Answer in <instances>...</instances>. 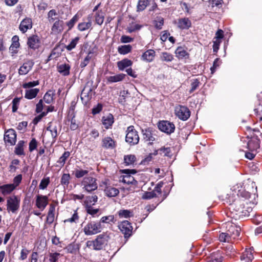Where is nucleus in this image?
<instances>
[{
  "label": "nucleus",
  "mask_w": 262,
  "mask_h": 262,
  "mask_svg": "<svg viewBox=\"0 0 262 262\" xmlns=\"http://www.w3.org/2000/svg\"><path fill=\"white\" fill-rule=\"evenodd\" d=\"M226 228H228L225 233H221L219 236V240L222 242H230L232 239H235L239 236L241 232V228L235 225L227 223Z\"/></svg>",
  "instance_id": "f257e3e1"
},
{
  "label": "nucleus",
  "mask_w": 262,
  "mask_h": 262,
  "mask_svg": "<svg viewBox=\"0 0 262 262\" xmlns=\"http://www.w3.org/2000/svg\"><path fill=\"white\" fill-rule=\"evenodd\" d=\"M256 192V186L253 182L248 181L244 187V189H238L237 195L246 199H249L252 197L255 198Z\"/></svg>",
  "instance_id": "f03ea898"
},
{
  "label": "nucleus",
  "mask_w": 262,
  "mask_h": 262,
  "mask_svg": "<svg viewBox=\"0 0 262 262\" xmlns=\"http://www.w3.org/2000/svg\"><path fill=\"white\" fill-rule=\"evenodd\" d=\"M82 188L85 191L91 192L98 188L97 179L92 177H85L81 183Z\"/></svg>",
  "instance_id": "7ed1b4c3"
},
{
  "label": "nucleus",
  "mask_w": 262,
  "mask_h": 262,
  "mask_svg": "<svg viewBox=\"0 0 262 262\" xmlns=\"http://www.w3.org/2000/svg\"><path fill=\"white\" fill-rule=\"evenodd\" d=\"M107 236L101 234L98 235L93 241H88L86 243L87 246L92 247L94 250H99L103 248L104 245L106 244Z\"/></svg>",
  "instance_id": "20e7f679"
},
{
  "label": "nucleus",
  "mask_w": 262,
  "mask_h": 262,
  "mask_svg": "<svg viewBox=\"0 0 262 262\" xmlns=\"http://www.w3.org/2000/svg\"><path fill=\"white\" fill-rule=\"evenodd\" d=\"M126 133L125 138L126 142L128 143L130 145H136L138 143L139 137L133 126L128 127Z\"/></svg>",
  "instance_id": "39448f33"
},
{
  "label": "nucleus",
  "mask_w": 262,
  "mask_h": 262,
  "mask_svg": "<svg viewBox=\"0 0 262 262\" xmlns=\"http://www.w3.org/2000/svg\"><path fill=\"white\" fill-rule=\"evenodd\" d=\"M84 232L86 235L96 234L101 232V225L100 222L91 221L84 228Z\"/></svg>",
  "instance_id": "423d86ee"
},
{
  "label": "nucleus",
  "mask_w": 262,
  "mask_h": 262,
  "mask_svg": "<svg viewBox=\"0 0 262 262\" xmlns=\"http://www.w3.org/2000/svg\"><path fill=\"white\" fill-rule=\"evenodd\" d=\"M176 115L181 120H186L190 117L189 109L184 106L179 105L175 107Z\"/></svg>",
  "instance_id": "0eeeda50"
},
{
  "label": "nucleus",
  "mask_w": 262,
  "mask_h": 262,
  "mask_svg": "<svg viewBox=\"0 0 262 262\" xmlns=\"http://www.w3.org/2000/svg\"><path fill=\"white\" fill-rule=\"evenodd\" d=\"M159 129L167 134H170L174 132L175 125L172 122L168 121H161L158 124Z\"/></svg>",
  "instance_id": "6e6552de"
},
{
  "label": "nucleus",
  "mask_w": 262,
  "mask_h": 262,
  "mask_svg": "<svg viewBox=\"0 0 262 262\" xmlns=\"http://www.w3.org/2000/svg\"><path fill=\"white\" fill-rule=\"evenodd\" d=\"M19 206V201L15 195L9 197L7 200V207L8 211L14 213L18 210Z\"/></svg>",
  "instance_id": "1a4fd4ad"
},
{
  "label": "nucleus",
  "mask_w": 262,
  "mask_h": 262,
  "mask_svg": "<svg viewBox=\"0 0 262 262\" xmlns=\"http://www.w3.org/2000/svg\"><path fill=\"white\" fill-rule=\"evenodd\" d=\"M4 141L10 145L15 144L16 141V134L14 129H10L5 133Z\"/></svg>",
  "instance_id": "9d476101"
},
{
  "label": "nucleus",
  "mask_w": 262,
  "mask_h": 262,
  "mask_svg": "<svg viewBox=\"0 0 262 262\" xmlns=\"http://www.w3.org/2000/svg\"><path fill=\"white\" fill-rule=\"evenodd\" d=\"M48 204V197L46 195H37L36 199V206L41 210H43Z\"/></svg>",
  "instance_id": "9b49d317"
},
{
  "label": "nucleus",
  "mask_w": 262,
  "mask_h": 262,
  "mask_svg": "<svg viewBox=\"0 0 262 262\" xmlns=\"http://www.w3.org/2000/svg\"><path fill=\"white\" fill-rule=\"evenodd\" d=\"M121 231L124 234L125 237H128L131 235L132 227L127 221L122 222L119 226Z\"/></svg>",
  "instance_id": "f8f14e48"
},
{
  "label": "nucleus",
  "mask_w": 262,
  "mask_h": 262,
  "mask_svg": "<svg viewBox=\"0 0 262 262\" xmlns=\"http://www.w3.org/2000/svg\"><path fill=\"white\" fill-rule=\"evenodd\" d=\"M143 140L145 142H149L151 144L153 141L156 140V135L154 132L152 131L150 128L142 129Z\"/></svg>",
  "instance_id": "ddd939ff"
},
{
  "label": "nucleus",
  "mask_w": 262,
  "mask_h": 262,
  "mask_svg": "<svg viewBox=\"0 0 262 262\" xmlns=\"http://www.w3.org/2000/svg\"><path fill=\"white\" fill-rule=\"evenodd\" d=\"M101 146L105 149H112L116 147V142L110 137H105L102 139Z\"/></svg>",
  "instance_id": "4468645a"
},
{
  "label": "nucleus",
  "mask_w": 262,
  "mask_h": 262,
  "mask_svg": "<svg viewBox=\"0 0 262 262\" xmlns=\"http://www.w3.org/2000/svg\"><path fill=\"white\" fill-rule=\"evenodd\" d=\"M123 172L126 173V175L123 176L122 182L126 184H133L135 181L134 178L132 176L130 173L134 174L136 173L135 169H124L123 170Z\"/></svg>",
  "instance_id": "2eb2a0df"
},
{
  "label": "nucleus",
  "mask_w": 262,
  "mask_h": 262,
  "mask_svg": "<svg viewBox=\"0 0 262 262\" xmlns=\"http://www.w3.org/2000/svg\"><path fill=\"white\" fill-rule=\"evenodd\" d=\"M47 130L50 132L52 142H54L58 134L57 132V123L56 122H50L48 125Z\"/></svg>",
  "instance_id": "dca6fc26"
},
{
  "label": "nucleus",
  "mask_w": 262,
  "mask_h": 262,
  "mask_svg": "<svg viewBox=\"0 0 262 262\" xmlns=\"http://www.w3.org/2000/svg\"><path fill=\"white\" fill-rule=\"evenodd\" d=\"M32 28V21L30 18L26 17L20 23L19 25V30L22 33H24L27 31L28 30L31 29Z\"/></svg>",
  "instance_id": "f3484780"
},
{
  "label": "nucleus",
  "mask_w": 262,
  "mask_h": 262,
  "mask_svg": "<svg viewBox=\"0 0 262 262\" xmlns=\"http://www.w3.org/2000/svg\"><path fill=\"white\" fill-rule=\"evenodd\" d=\"M34 62L31 60H29L25 62L19 69L18 73L19 75L27 74L32 68Z\"/></svg>",
  "instance_id": "a211bd4d"
},
{
  "label": "nucleus",
  "mask_w": 262,
  "mask_h": 262,
  "mask_svg": "<svg viewBox=\"0 0 262 262\" xmlns=\"http://www.w3.org/2000/svg\"><path fill=\"white\" fill-rule=\"evenodd\" d=\"M63 21L62 20H56L53 23L51 28L52 33L55 34H58L62 31L63 29Z\"/></svg>",
  "instance_id": "6ab92c4d"
},
{
  "label": "nucleus",
  "mask_w": 262,
  "mask_h": 262,
  "mask_svg": "<svg viewBox=\"0 0 262 262\" xmlns=\"http://www.w3.org/2000/svg\"><path fill=\"white\" fill-rule=\"evenodd\" d=\"M253 259L252 249H246L241 256V260L243 262H251Z\"/></svg>",
  "instance_id": "aec40b11"
},
{
  "label": "nucleus",
  "mask_w": 262,
  "mask_h": 262,
  "mask_svg": "<svg viewBox=\"0 0 262 262\" xmlns=\"http://www.w3.org/2000/svg\"><path fill=\"white\" fill-rule=\"evenodd\" d=\"M56 205L54 204H51L50 205L49 211L47 217V222L51 224H52L55 219V212Z\"/></svg>",
  "instance_id": "412c9836"
},
{
  "label": "nucleus",
  "mask_w": 262,
  "mask_h": 262,
  "mask_svg": "<svg viewBox=\"0 0 262 262\" xmlns=\"http://www.w3.org/2000/svg\"><path fill=\"white\" fill-rule=\"evenodd\" d=\"M191 25V21L188 18H182L178 20L177 26L181 29H187Z\"/></svg>",
  "instance_id": "4be33fe9"
},
{
  "label": "nucleus",
  "mask_w": 262,
  "mask_h": 262,
  "mask_svg": "<svg viewBox=\"0 0 262 262\" xmlns=\"http://www.w3.org/2000/svg\"><path fill=\"white\" fill-rule=\"evenodd\" d=\"M27 44L30 48L35 49L39 47V40L37 36H32L28 38Z\"/></svg>",
  "instance_id": "5701e85b"
},
{
  "label": "nucleus",
  "mask_w": 262,
  "mask_h": 262,
  "mask_svg": "<svg viewBox=\"0 0 262 262\" xmlns=\"http://www.w3.org/2000/svg\"><path fill=\"white\" fill-rule=\"evenodd\" d=\"M155 56V51L153 50L149 49L143 54L142 58L143 60L147 62H151L154 60Z\"/></svg>",
  "instance_id": "b1692460"
},
{
  "label": "nucleus",
  "mask_w": 262,
  "mask_h": 262,
  "mask_svg": "<svg viewBox=\"0 0 262 262\" xmlns=\"http://www.w3.org/2000/svg\"><path fill=\"white\" fill-rule=\"evenodd\" d=\"M114 122V117L111 114L104 116L102 118L103 124L104 125L105 128L106 129H108L112 125Z\"/></svg>",
  "instance_id": "393cba45"
},
{
  "label": "nucleus",
  "mask_w": 262,
  "mask_h": 262,
  "mask_svg": "<svg viewBox=\"0 0 262 262\" xmlns=\"http://www.w3.org/2000/svg\"><path fill=\"white\" fill-rule=\"evenodd\" d=\"M104 192L106 195L108 197H114L118 195L119 191L117 188L112 186H106L104 189Z\"/></svg>",
  "instance_id": "a878e982"
},
{
  "label": "nucleus",
  "mask_w": 262,
  "mask_h": 262,
  "mask_svg": "<svg viewBox=\"0 0 262 262\" xmlns=\"http://www.w3.org/2000/svg\"><path fill=\"white\" fill-rule=\"evenodd\" d=\"M124 74H119L114 76H108L106 77L107 83L117 82L122 81L125 77Z\"/></svg>",
  "instance_id": "bb28decb"
},
{
  "label": "nucleus",
  "mask_w": 262,
  "mask_h": 262,
  "mask_svg": "<svg viewBox=\"0 0 262 262\" xmlns=\"http://www.w3.org/2000/svg\"><path fill=\"white\" fill-rule=\"evenodd\" d=\"M70 66L68 64H62L57 67L58 72L63 76H67L70 74Z\"/></svg>",
  "instance_id": "cd10ccee"
},
{
  "label": "nucleus",
  "mask_w": 262,
  "mask_h": 262,
  "mask_svg": "<svg viewBox=\"0 0 262 262\" xmlns=\"http://www.w3.org/2000/svg\"><path fill=\"white\" fill-rule=\"evenodd\" d=\"M55 95V91L49 90L45 94L43 98V100L46 103L50 104L53 101V97Z\"/></svg>",
  "instance_id": "c85d7f7f"
},
{
  "label": "nucleus",
  "mask_w": 262,
  "mask_h": 262,
  "mask_svg": "<svg viewBox=\"0 0 262 262\" xmlns=\"http://www.w3.org/2000/svg\"><path fill=\"white\" fill-rule=\"evenodd\" d=\"M15 188V186L13 184L4 185L0 187L2 192L6 195L10 193Z\"/></svg>",
  "instance_id": "c756f323"
},
{
  "label": "nucleus",
  "mask_w": 262,
  "mask_h": 262,
  "mask_svg": "<svg viewBox=\"0 0 262 262\" xmlns=\"http://www.w3.org/2000/svg\"><path fill=\"white\" fill-rule=\"evenodd\" d=\"M48 21L50 23L52 24L59 20L58 14L57 13L55 10L52 9L48 13Z\"/></svg>",
  "instance_id": "7c9ffc66"
},
{
  "label": "nucleus",
  "mask_w": 262,
  "mask_h": 262,
  "mask_svg": "<svg viewBox=\"0 0 262 262\" xmlns=\"http://www.w3.org/2000/svg\"><path fill=\"white\" fill-rule=\"evenodd\" d=\"M133 62L130 60L124 59L117 62V66L120 70H123L125 68L130 66Z\"/></svg>",
  "instance_id": "2f4dec72"
},
{
  "label": "nucleus",
  "mask_w": 262,
  "mask_h": 262,
  "mask_svg": "<svg viewBox=\"0 0 262 262\" xmlns=\"http://www.w3.org/2000/svg\"><path fill=\"white\" fill-rule=\"evenodd\" d=\"M98 197L96 195L88 196L84 201L85 206H92L97 202Z\"/></svg>",
  "instance_id": "473e14b6"
},
{
  "label": "nucleus",
  "mask_w": 262,
  "mask_h": 262,
  "mask_svg": "<svg viewBox=\"0 0 262 262\" xmlns=\"http://www.w3.org/2000/svg\"><path fill=\"white\" fill-rule=\"evenodd\" d=\"M88 21L86 22H82L78 24V29L80 31H84L89 29L91 27L92 21L90 17L88 18Z\"/></svg>",
  "instance_id": "72a5a7b5"
},
{
  "label": "nucleus",
  "mask_w": 262,
  "mask_h": 262,
  "mask_svg": "<svg viewBox=\"0 0 262 262\" xmlns=\"http://www.w3.org/2000/svg\"><path fill=\"white\" fill-rule=\"evenodd\" d=\"M38 92L39 89L37 88L26 90L25 97L28 99H32L36 96Z\"/></svg>",
  "instance_id": "f704fd0d"
},
{
  "label": "nucleus",
  "mask_w": 262,
  "mask_h": 262,
  "mask_svg": "<svg viewBox=\"0 0 262 262\" xmlns=\"http://www.w3.org/2000/svg\"><path fill=\"white\" fill-rule=\"evenodd\" d=\"M177 56L179 58H186L188 57V53L184 49L183 47H179L175 51Z\"/></svg>",
  "instance_id": "c9c22d12"
},
{
  "label": "nucleus",
  "mask_w": 262,
  "mask_h": 262,
  "mask_svg": "<svg viewBox=\"0 0 262 262\" xmlns=\"http://www.w3.org/2000/svg\"><path fill=\"white\" fill-rule=\"evenodd\" d=\"M149 0H139L137 4V11H142L149 4Z\"/></svg>",
  "instance_id": "e433bc0d"
},
{
  "label": "nucleus",
  "mask_w": 262,
  "mask_h": 262,
  "mask_svg": "<svg viewBox=\"0 0 262 262\" xmlns=\"http://www.w3.org/2000/svg\"><path fill=\"white\" fill-rule=\"evenodd\" d=\"M132 49V47L130 45H123L119 46L118 48V52L123 55L129 53Z\"/></svg>",
  "instance_id": "4c0bfd02"
},
{
  "label": "nucleus",
  "mask_w": 262,
  "mask_h": 262,
  "mask_svg": "<svg viewBox=\"0 0 262 262\" xmlns=\"http://www.w3.org/2000/svg\"><path fill=\"white\" fill-rule=\"evenodd\" d=\"M24 141H19L15 147V152L16 155L21 156L24 155Z\"/></svg>",
  "instance_id": "58836bf2"
},
{
  "label": "nucleus",
  "mask_w": 262,
  "mask_h": 262,
  "mask_svg": "<svg viewBox=\"0 0 262 262\" xmlns=\"http://www.w3.org/2000/svg\"><path fill=\"white\" fill-rule=\"evenodd\" d=\"M136 157L134 155H129L124 157V163L126 165H133L136 161Z\"/></svg>",
  "instance_id": "ea45409f"
},
{
  "label": "nucleus",
  "mask_w": 262,
  "mask_h": 262,
  "mask_svg": "<svg viewBox=\"0 0 262 262\" xmlns=\"http://www.w3.org/2000/svg\"><path fill=\"white\" fill-rule=\"evenodd\" d=\"M159 154L164 156L171 157L172 156L171 149L170 147H162L159 149Z\"/></svg>",
  "instance_id": "a19ab883"
},
{
  "label": "nucleus",
  "mask_w": 262,
  "mask_h": 262,
  "mask_svg": "<svg viewBox=\"0 0 262 262\" xmlns=\"http://www.w3.org/2000/svg\"><path fill=\"white\" fill-rule=\"evenodd\" d=\"M89 171L88 169H82L81 168L76 169L74 171L75 176L77 178H81L86 175Z\"/></svg>",
  "instance_id": "79ce46f5"
},
{
  "label": "nucleus",
  "mask_w": 262,
  "mask_h": 262,
  "mask_svg": "<svg viewBox=\"0 0 262 262\" xmlns=\"http://www.w3.org/2000/svg\"><path fill=\"white\" fill-rule=\"evenodd\" d=\"M79 40V37H76L74 39H72L69 45L66 46V49L68 51H71L74 48H75L76 45L77 44L78 41Z\"/></svg>",
  "instance_id": "37998d69"
},
{
  "label": "nucleus",
  "mask_w": 262,
  "mask_h": 262,
  "mask_svg": "<svg viewBox=\"0 0 262 262\" xmlns=\"http://www.w3.org/2000/svg\"><path fill=\"white\" fill-rule=\"evenodd\" d=\"M70 176L69 173H64L61 178V184L64 186H68L69 184Z\"/></svg>",
  "instance_id": "c03bdc74"
},
{
  "label": "nucleus",
  "mask_w": 262,
  "mask_h": 262,
  "mask_svg": "<svg viewBox=\"0 0 262 262\" xmlns=\"http://www.w3.org/2000/svg\"><path fill=\"white\" fill-rule=\"evenodd\" d=\"M118 214L120 217L128 218L132 215V212L128 210H120L118 212Z\"/></svg>",
  "instance_id": "a18cd8bd"
},
{
  "label": "nucleus",
  "mask_w": 262,
  "mask_h": 262,
  "mask_svg": "<svg viewBox=\"0 0 262 262\" xmlns=\"http://www.w3.org/2000/svg\"><path fill=\"white\" fill-rule=\"evenodd\" d=\"M78 19L79 17L76 14L74 15L70 21L67 23V25L69 27V30L71 29L73 27L75 24L78 20Z\"/></svg>",
  "instance_id": "49530a36"
},
{
  "label": "nucleus",
  "mask_w": 262,
  "mask_h": 262,
  "mask_svg": "<svg viewBox=\"0 0 262 262\" xmlns=\"http://www.w3.org/2000/svg\"><path fill=\"white\" fill-rule=\"evenodd\" d=\"M161 58L162 61L167 62L171 61L173 59L172 55L167 52L162 53Z\"/></svg>",
  "instance_id": "de8ad7c7"
},
{
  "label": "nucleus",
  "mask_w": 262,
  "mask_h": 262,
  "mask_svg": "<svg viewBox=\"0 0 262 262\" xmlns=\"http://www.w3.org/2000/svg\"><path fill=\"white\" fill-rule=\"evenodd\" d=\"M70 154L69 151H65L63 154V155L60 157L57 162L61 164L62 166H63L66 160L70 156Z\"/></svg>",
  "instance_id": "09e8293b"
},
{
  "label": "nucleus",
  "mask_w": 262,
  "mask_h": 262,
  "mask_svg": "<svg viewBox=\"0 0 262 262\" xmlns=\"http://www.w3.org/2000/svg\"><path fill=\"white\" fill-rule=\"evenodd\" d=\"M49 183H50L49 178L43 179L41 181V182L39 184V188L41 189H46L47 188V187L48 186V185H49Z\"/></svg>",
  "instance_id": "8fccbe9b"
},
{
  "label": "nucleus",
  "mask_w": 262,
  "mask_h": 262,
  "mask_svg": "<svg viewBox=\"0 0 262 262\" xmlns=\"http://www.w3.org/2000/svg\"><path fill=\"white\" fill-rule=\"evenodd\" d=\"M114 221V217L113 215H108L106 216H103L100 220V223H109L110 222H113Z\"/></svg>",
  "instance_id": "3c124183"
},
{
  "label": "nucleus",
  "mask_w": 262,
  "mask_h": 262,
  "mask_svg": "<svg viewBox=\"0 0 262 262\" xmlns=\"http://www.w3.org/2000/svg\"><path fill=\"white\" fill-rule=\"evenodd\" d=\"M85 207L87 213L92 215H94L99 211L98 209H94L92 206H85Z\"/></svg>",
  "instance_id": "603ef678"
},
{
  "label": "nucleus",
  "mask_w": 262,
  "mask_h": 262,
  "mask_svg": "<svg viewBox=\"0 0 262 262\" xmlns=\"http://www.w3.org/2000/svg\"><path fill=\"white\" fill-rule=\"evenodd\" d=\"M38 84H39L38 81H33L29 82L27 83H25L24 84H23V86L24 88L27 89V88H33V87L36 86Z\"/></svg>",
  "instance_id": "864d4df0"
},
{
  "label": "nucleus",
  "mask_w": 262,
  "mask_h": 262,
  "mask_svg": "<svg viewBox=\"0 0 262 262\" xmlns=\"http://www.w3.org/2000/svg\"><path fill=\"white\" fill-rule=\"evenodd\" d=\"M20 99L18 98H14L12 102V112H15L18 109V106L19 103Z\"/></svg>",
  "instance_id": "5fc2aeb1"
},
{
  "label": "nucleus",
  "mask_w": 262,
  "mask_h": 262,
  "mask_svg": "<svg viewBox=\"0 0 262 262\" xmlns=\"http://www.w3.org/2000/svg\"><path fill=\"white\" fill-rule=\"evenodd\" d=\"M164 24V19L162 17H158L155 20V27L156 28L160 29Z\"/></svg>",
  "instance_id": "6e6d98bb"
},
{
  "label": "nucleus",
  "mask_w": 262,
  "mask_h": 262,
  "mask_svg": "<svg viewBox=\"0 0 262 262\" xmlns=\"http://www.w3.org/2000/svg\"><path fill=\"white\" fill-rule=\"evenodd\" d=\"M37 145V142L35 139L33 138L31 140L30 142L29 143V150L30 151H32L34 149H36Z\"/></svg>",
  "instance_id": "4d7b16f0"
},
{
  "label": "nucleus",
  "mask_w": 262,
  "mask_h": 262,
  "mask_svg": "<svg viewBox=\"0 0 262 262\" xmlns=\"http://www.w3.org/2000/svg\"><path fill=\"white\" fill-rule=\"evenodd\" d=\"M44 107L46 106L43 105V100L40 99L36 105V112L37 113L41 112Z\"/></svg>",
  "instance_id": "13d9d810"
},
{
  "label": "nucleus",
  "mask_w": 262,
  "mask_h": 262,
  "mask_svg": "<svg viewBox=\"0 0 262 262\" xmlns=\"http://www.w3.org/2000/svg\"><path fill=\"white\" fill-rule=\"evenodd\" d=\"M60 255L59 253L55 252L53 253H51L50 254V262H57L58 259V256Z\"/></svg>",
  "instance_id": "bf43d9fd"
},
{
  "label": "nucleus",
  "mask_w": 262,
  "mask_h": 262,
  "mask_svg": "<svg viewBox=\"0 0 262 262\" xmlns=\"http://www.w3.org/2000/svg\"><path fill=\"white\" fill-rule=\"evenodd\" d=\"M156 196V194L155 193L154 191L146 192L143 195L142 198L144 199H150Z\"/></svg>",
  "instance_id": "052dcab7"
},
{
  "label": "nucleus",
  "mask_w": 262,
  "mask_h": 262,
  "mask_svg": "<svg viewBox=\"0 0 262 262\" xmlns=\"http://www.w3.org/2000/svg\"><path fill=\"white\" fill-rule=\"evenodd\" d=\"M29 253V251L27 249L24 248L20 252V256L19 259L24 260L27 258V256Z\"/></svg>",
  "instance_id": "680f3d73"
},
{
  "label": "nucleus",
  "mask_w": 262,
  "mask_h": 262,
  "mask_svg": "<svg viewBox=\"0 0 262 262\" xmlns=\"http://www.w3.org/2000/svg\"><path fill=\"white\" fill-rule=\"evenodd\" d=\"M79 216L76 212H75L71 218L65 220V222H68L71 223H76L78 220Z\"/></svg>",
  "instance_id": "e2e57ef3"
},
{
  "label": "nucleus",
  "mask_w": 262,
  "mask_h": 262,
  "mask_svg": "<svg viewBox=\"0 0 262 262\" xmlns=\"http://www.w3.org/2000/svg\"><path fill=\"white\" fill-rule=\"evenodd\" d=\"M46 107H47V111L42 112L41 114L38 116V119H40L42 117L45 116L49 112H51L54 110V106H46Z\"/></svg>",
  "instance_id": "0e129e2a"
},
{
  "label": "nucleus",
  "mask_w": 262,
  "mask_h": 262,
  "mask_svg": "<svg viewBox=\"0 0 262 262\" xmlns=\"http://www.w3.org/2000/svg\"><path fill=\"white\" fill-rule=\"evenodd\" d=\"M199 81L197 79H195L191 84V89L190 90V93H191L193 91H194L198 87Z\"/></svg>",
  "instance_id": "69168bd1"
},
{
  "label": "nucleus",
  "mask_w": 262,
  "mask_h": 262,
  "mask_svg": "<svg viewBox=\"0 0 262 262\" xmlns=\"http://www.w3.org/2000/svg\"><path fill=\"white\" fill-rule=\"evenodd\" d=\"M70 127L72 130H75L78 127V125L76 123V120L74 118H72L71 120Z\"/></svg>",
  "instance_id": "338daca9"
},
{
  "label": "nucleus",
  "mask_w": 262,
  "mask_h": 262,
  "mask_svg": "<svg viewBox=\"0 0 262 262\" xmlns=\"http://www.w3.org/2000/svg\"><path fill=\"white\" fill-rule=\"evenodd\" d=\"M222 257L219 255H212L211 259L209 260V262H222Z\"/></svg>",
  "instance_id": "774afa93"
}]
</instances>
